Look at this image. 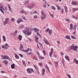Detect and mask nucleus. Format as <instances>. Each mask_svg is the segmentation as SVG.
<instances>
[{
    "label": "nucleus",
    "mask_w": 78,
    "mask_h": 78,
    "mask_svg": "<svg viewBox=\"0 0 78 78\" xmlns=\"http://www.w3.org/2000/svg\"><path fill=\"white\" fill-rule=\"evenodd\" d=\"M77 47H78L76 45L74 47V48L73 49V50H74L75 51H76V50H77Z\"/></svg>",
    "instance_id": "412c9836"
},
{
    "label": "nucleus",
    "mask_w": 78,
    "mask_h": 78,
    "mask_svg": "<svg viewBox=\"0 0 78 78\" xmlns=\"http://www.w3.org/2000/svg\"><path fill=\"white\" fill-rule=\"evenodd\" d=\"M43 7H44V8H46V5H43Z\"/></svg>",
    "instance_id": "13d9d810"
},
{
    "label": "nucleus",
    "mask_w": 78,
    "mask_h": 78,
    "mask_svg": "<svg viewBox=\"0 0 78 78\" xmlns=\"http://www.w3.org/2000/svg\"><path fill=\"white\" fill-rule=\"evenodd\" d=\"M71 38H72L73 39H76V38H75L74 36H71Z\"/></svg>",
    "instance_id": "4c0bfd02"
},
{
    "label": "nucleus",
    "mask_w": 78,
    "mask_h": 78,
    "mask_svg": "<svg viewBox=\"0 0 78 78\" xmlns=\"http://www.w3.org/2000/svg\"><path fill=\"white\" fill-rule=\"evenodd\" d=\"M73 11H78V9H76L75 8H73Z\"/></svg>",
    "instance_id": "c85d7f7f"
},
{
    "label": "nucleus",
    "mask_w": 78,
    "mask_h": 78,
    "mask_svg": "<svg viewBox=\"0 0 78 78\" xmlns=\"http://www.w3.org/2000/svg\"><path fill=\"white\" fill-rule=\"evenodd\" d=\"M22 38V35H19L18 39L19 40V41H21Z\"/></svg>",
    "instance_id": "ddd939ff"
},
{
    "label": "nucleus",
    "mask_w": 78,
    "mask_h": 78,
    "mask_svg": "<svg viewBox=\"0 0 78 78\" xmlns=\"http://www.w3.org/2000/svg\"><path fill=\"white\" fill-rule=\"evenodd\" d=\"M62 63H63V64L64 65V59H62Z\"/></svg>",
    "instance_id": "e433bc0d"
},
{
    "label": "nucleus",
    "mask_w": 78,
    "mask_h": 78,
    "mask_svg": "<svg viewBox=\"0 0 78 78\" xmlns=\"http://www.w3.org/2000/svg\"><path fill=\"white\" fill-rule=\"evenodd\" d=\"M29 30H30V28L27 27L25 28L24 30H23V33L26 34V35H27V36H30V35H31V33L30 32H29Z\"/></svg>",
    "instance_id": "f257e3e1"
},
{
    "label": "nucleus",
    "mask_w": 78,
    "mask_h": 78,
    "mask_svg": "<svg viewBox=\"0 0 78 78\" xmlns=\"http://www.w3.org/2000/svg\"><path fill=\"white\" fill-rule=\"evenodd\" d=\"M50 15L51 16V17L52 18H54V16L53 15V14H51L50 12H48Z\"/></svg>",
    "instance_id": "a878e982"
},
{
    "label": "nucleus",
    "mask_w": 78,
    "mask_h": 78,
    "mask_svg": "<svg viewBox=\"0 0 78 78\" xmlns=\"http://www.w3.org/2000/svg\"><path fill=\"white\" fill-rule=\"evenodd\" d=\"M0 8L1 9H3V10H5V9L3 7H1V6H0Z\"/></svg>",
    "instance_id": "c03bdc74"
},
{
    "label": "nucleus",
    "mask_w": 78,
    "mask_h": 78,
    "mask_svg": "<svg viewBox=\"0 0 78 78\" xmlns=\"http://www.w3.org/2000/svg\"><path fill=\"white\" fill-rule=\"evenodd\" d=\"M45 67L46 69H48V66L47 65H45Z\"/></svg>",
    "instance_id": "6e6d98bb"
},
{
    "label": "nucleus",
    "mask_w": 78,
    "mask_h": 78,
    "mask_svg": "<svg viewBox=\"0 0 78 78\" xmlns=\"http://www.w3.org/2000/svg\"><path fill=\"white\" fill-rule=\"evenodd\" d=\"M69 47H70V49H73V48H74V46H73V45L70 46Z\"/></svg>",
    "instance_id": "393cba45"
},
{
    "label": "nucleus",
    "mask_w": 78,
    "mask_h": 78,
    "mask_svg": "<svg viewBox=\"0 0 78 78\" xmlns=\"http://www.w3.org/2000/svg\"><path fill=\"white\" fill-rule=\"evenodd\" d=\"M42 72L43 73H45V70L44 69H43L42 70Z\"/></svg>",
    "instance_id": "09e8293b"
},
{
    "label": "nucleus",
    "mask_w": 78,
    "mask_h": 78,
    "mask_svg": "<svg viewBox=\"0 0 78 78\" xmlns=\"http://www.w3.org/2000/svg\"><path fill=\"white\" fill-rule=\"evenodd\" d=\"M27 55H30V56H33V53L31 52H30L27 53Z\"/></svg>",
    "instance_id": "f8f14e48"
},
{
    "label": "nucleus",
    "mask_w": 78,
    "mask_h": 78,
    "mask_svg": "<svg viewBox=\"0 0 78 78\" xmlns=\"http://www.w3.org/2000/svg\"><path fill=\"white\" fill-rule=\"evenodd\" d=\"M41 15H42L41 17V19L42 20H44V19H45V14L44 12L42 11H41Z\"/></svg>",
    "instance_id": "7ed1b4c3"
},
{
    "label": "nucleus",
    "mask_w": 78,
    "mask_h": 78,
    "mask_svg": "<svg viewBox=\"0 0 78 78\" xmlns=\"http://www.w3.org/2000/svg\"><path fill=\"white\" fill-rule=\"evenodd\" d=\"M66 21H67V22H70V21H69V20L68 19H66Z\"/></svg>",
    "instance_id": "680f3d73"
},
{
    "label": "nucleus",
    "mask_w": 78,
    "mask_h": 78,
    "mask_svg": "<svg viewBox=\"0 0 78 78\" xmlns=\"http://www.w3.org/2000/svg\"><path fill=\"white\" fill-rule=\"evenodd\" d=\"M72 5H76L78 4V2H76L72 1Z\"/></svg>",
    "instance_id": "9d476101"
},
{
    "label": "nucleus",
    "mask_w": 78,
    "mask_h": 78,
    "mask_svg": "<svg viewBox=\"0 0 78 78\" xmlns=\"http://www.w3.org/2000/svg\"><path fill=\"white\" fill-rule=\"evenodd\" d=\"M2 38L3 39V41H6V38L5 37V36L4 35L3 36Z\"/></svg>",
    "instance_id": "4be33fe9"
},
{
    "label": "nucleus",
    "mask_w": 78,
    "mask_h": 78,
    "mask_svg": "<svg viewBox=\"0 0 78 78\" xmlns=\"http://www.w3.org/2000/svg\"><path fill=\"white\" fill-rule=\"evenodd\" d=\"M8 64V62L7 61L5 60V64Z\"/></svg>",
    "instance_id": "58836bf2"
},
{
    "label": "nucleus",
    "mask_w": 78,
    "mask_h": 78,
    "mask_svg": "<svg viewBox=\"0 0 78 78\" xmlns=\"http://www.w3.org/2000/svg\"><path fill=\"white\" fill-rule=\"evenodd\" d=\"M44 41L46 45H49V44H50V43L48 42L47 40H46L45 39H44Z\"/></svg>",
    "instance_id": "6e6552de"
},
{
    "label": "nucleus",
    "mask_w": 78,
    "mask_h": 78,
    "mask_svg": "<svg viewBox=\"0 0 78 78\" xmlns=\"http://www.w3.org/2000/svg\"><path fill=\"white\" fill-rule=\"evenodd\" d=\"M2 59H6L9 60L10 59V58L7 55H2Z\"/></svg>",
    "instance_id": "20e7f679"
},
{
    "label": "nucleus",
    "mask_w": 78,
    "mask_h": 78,
    "mask_svg": "<svg viewBox=\"0 0 78 78\" xmlns=\"http://www.w3.org/2000/svg\"><path fill=\"white\" fill-rule=\"evenodd\" d=\"M23 21V20H22V18H19L17 21V22L18 23H20Z\"/></svg>",
    "instance_id": "0eeeda50"
},
{
    "label": "nucleus",
    "mask_w": 78,
    "mask_h": 78,
    "mask_svg": "<svg viewBox=\"0 0 78 78\" xmlns=\"http://www.w3.org/2000/svg\"><path fill=\"white\" fill-rule=\"evenodd\" d=\"M45 50H43V52L44 54V56H45Z\"/></svg>",
    "instance_id": "864d4df0"
},
{
    "label": "nucleus",
    "mask_w": 78,
    "mask_h": 78,
    "mask_svg": "<svg viewBox=\"0 0 78 78\" xmlns=\"http://www.w3.org/2000/svg\"><path fill=\"white\" fill-rule=\"evenodd\" d=\"M7 21H4V25H5L6 24H7Z\"/></svg>",
    "instance_id": "f704fd0d"
},
{
    "label": "nucleus",
    "mask_w": 78,
    "mask_h": 78,
    "mask_svg": "<svg viewBox=\"0 0 78 78\" xmlns=\"http://www.w3.org/2000/svg\"><path fill=\"white\" fill-rule=\"evenodd\" d=\"M15 57L16 58H17V59L19 58V57L17 55H15Z\"/></svg>",
    "instance_id": "473e14b6"
},
{
    "label": "nucleus",
    "mask_w": 78,
    "mask_h": 78,
    "mask_svg": "<svg viewBox=\"0 0 78 78\" xmlns=\"http://www.w3.org/2000/svg\"><path fill=\"white\" fill-rule=\"evenodd\" d=\"M23 51L25 53H28V52L29 51H32V49H31V48H28L27 49L25 50H23Z\"/></svg>",
    "instance_id": "423d86ee"
},
{
    "label": "nucleus",
    "mask_w": 78,
    "mask_h": 78,
    "mask_svg": "<svg viewBox=\"0 0 78 78\" xmlns=\"http://www.w3.org/2000/svg\"><path fill=\"white\" fill-rule=\"evenodd\" d=\"M23 19L24 20H27V19L25 17H23Z\"/></svg>",
    "instance_id": "e2e57ef3"
},
{
    "label": "nucleus",
    "mask_w": 78,
    "mask_h": 78,
    "mask_svg": "<svg viewBox=\"0 0 78 78\" xmlns=\"http://www.w3.org/2000/svg\"><path fill=\"white\" fill-rule=\"evenodd\" d=\"M20 28H22L23 27H24V25H21L20 27Z\"/></svg>",
    "instance_id": "de8ad7c7"
},
{
    "label": "nucleus",
    "mask_w": 78,
    "mask_h": 78,
    "mask_svg": "<svg viewBox=\"0 0 78 78\" xmlns=\"http://www.w3.org/2000/svg\"><path fill=\"white\" fill-rule=\"evenodd\" d=\"M22 62L24 66H26V63H25V62L23 60L22 61Z\"/></svg>",
    "instance_id": "c756f323"
},
{
    "label": "nucleus",
    "mask_w": 78,
    "mask_h": 78,
    "mask_svg": "<svg viewBox=\"0 0 78 78\" xmlns=\"http://www.w3.org/2000/svg\"><path fill=\"white\" fill-rule=\"evenodd\" d=\"M8 7L10 11V12H11V11H12V10L11 9V7L10 6V5H8Z\"/></svg>",
    "instance_id": "cd10ccee"
},
{
    "label": "nucleus",
    "mask_w": 78,
    "mask_h": 78,
    "mask_svg": "<svg viewBox=\"0 0 78 78\" xmlns=\"http://www.w3.org/2000/svg\"><path fill=\"white\" fill-rule=\"evenodd\" d=\"M27 71L29 73H31L32 72H33V69H32L28 68L27 69Z\"/></svg>",
    "instance_id": "39448f33"
},
{
    "label": "nucleus",
    "mask_w": 78,
    "mask_h": 78,
    "mask_svg": "<svg viewBox=\"0 0 78 78\" xmlns=\"http://www.w3.org/2000/svg\"><path fill=\"white\" fill-rule=\"evenodd\" d=\"M5 46H6V47H8V46H9V45H8V43H6L5 44Z\"/></svg>",
    "instance_id": "3c124183"
},
{
    "label": "nucleus",
    "mask_w": 78,
    "mask_h": 78,
    "mask_svg": "<svg viewBox=\"0 0 78 78\" xmlns=\"http://www.w3.org/2000/svg\"><path fill=\"white\" fill-rule=\"evenodd\" d=\"M35 37L36 39H39V38L37 37L36 36H35Z\"/></svg>",
    "instance_id": "49530a36"
},
{
    "label": "nucleus",
    "mask_w": 78,
    "mask_h": 78,
    "mask_svg": "<svg viewBox=\"0 0 78 78\" xmlns=\"http://www.w3.org/2000/svg\"><path fill=\"white\" fill-rule=\"evenodd\" d=\"M49 34H52V29L50 30L49 31Z\"/></svg>",
    "instance_id": "b1692460"
},
{
    "label": "nucleus",
    "mask_w": 78,
    "mask_h": 78,
    "mask_svg": "<svg viewBox=\"0 0 78 78\" xmlns=\"http://www.w3.org/2000/svg\"><path fill=\"white\" fill-rule=\"evenodd\" d=\"M65 58L67 59V60H68V61H69V56L67 55H65Z\"/></svg>",
    "instance_id": "dca6fc26"
},
{
    "label": "nucleus",
    "mask_w": 78,
    "mask_h": 78,
    "mask_svg": "<svg viewBox=\"0 0 78 78\" xmlns=\"http://www.w3.org/2000/svg\"><path fill=\"white\" fill-rule=\"evenodd\" d=\"M0 10L3 13V14H4V12H3V11L2 9H0Z\"/></svg>",
    "instance_id": "5fc2aeb1"
},
{
    "label": "nucleus",
    "mask_w": 78,
    "mask_h": 78,
    "mask_svg": "<svg viewBox=\"0 0 78 78\" xmlns=\"http://www.w3.org/2000/svg\"><path fill=\"white\" fill-rule=\"evenodd\" d=\"M73 29L74 30H76V27H75V26H74V28H73Z\"/></svg>",
    "instance_id": "338daca9"
},
{
    "label": "nucleus",
    "mask_w": 78,
    "mask_h": 78,
    "mask_svg": "<svg viewBox=\"0 0 78 78\" xmlns=\"http://www.w3.org/2000/svg\"><path fill=\"white\" fill-rule=\"evenodd\" d=\"M61 7H58V10H60V9H61Z\"/></svg>",
    "instance_id": "0e129e2a"
},
{
    "label": "nucleus",
    "mask_w": 78,
    "mask_h": 78,
    "mask_svg": "<svg viewBox=\"0 0 78 78\" xmlns=\"http://www.w3.org/2000/svg\"><path fill=\"white\" fill-rule=\"evenodd\" d=\"M34 19H36V18H37V16L36 15L34 16Z\"/></svg>",
    "instance_id": "bf43d9fd"
},
{
    "label": "nucleus",
    "mask_w": 78,
    "mask_h": 78,
    "mask_svg": "<svg viewBox=\"0 0 78 78\" xmlns=\"http://www.w3.org/2000/svg\"><path fill=\"white\" fill-rule=\"evenodd\" d=\"M28 3H29V1L28 0L26 1L24 3V4L25 5H27V4H28Z\"/></svg>",
    "instance_id": "2eb2a0df"
},
{
    "label": "nucleus",
    "mask_w": 78,
    "mask_h": 78,
    "mask_svg": "<svg viewBox=\"0 0 78 78\" xmlns=\"http://www.w3.org/2000/svg\"><path fill=\"white\" fill-rule=\"evenodd\" d=\"M11 21L12 22H14V18H12Z\"/></svg>",
    "instance_id": "c9c22d12"
},
{
    "label": "nucleus",
    "mask_w": 78,
    "mask_h": 78,
    "mask_svg": "<svg viewBox=\"0 0 78 78\" xmlns=\"http://www.w3.org/2000/svg\"><path fill=\"white\" fill-rule=\"evenodd\" d=\"M37 12V11H35L34 12H32L33 14H36V13Z\"/></svg>",
    "instance_id": "052dcab7"
},
{
    "label": "nucleus",
    "mask_w": 78,
    "mask_h": 78,
    "mask_svg": "<svg viewBox=\"0 0 78 78\" xmlns=\"http://www.w3.org/2000/svg\"><path fill=\"white\" fill-rule=\"evenodd\" d=\"M67 76L69 78H71V76L69 74H68Z\"/></svg>",
    "instance_id": "a18cd8bd"
},
{
    "label": "nucleus",
    "mask_w": 78,
    "mask_h": 78,
    "mask_svg": "<svg viewBox=\"0 0 78 78\" xmlns=\"http://www.w3.org/2000/svg\"><path fill=\"white\" fill-rule=\"evenodd\" d=\"M15 65L14 64H12L11 66V67L12 69H14V68H15V66H14Z\"/></svg>",
    "instance_id": "aec40b11"
},
{
    "label": "nucleus",
    "mask_w": 78,
    "mask_h": 78,
    "mask_svg": "<svg viewBox=\"0 0 78 78\" xmlns=\"http://www.w3.org/2000/svg\"><path fill=\"white\" fill-rule=\"evenodd\" d=\"M74 61L77 64H78V61L76 60V58H74Z\"/></svg>",
    "instance_id": "4468645a"
},
{
    "label": "nucleus",
    "mask_w": 78,
    "mask_h": 78,
    "mask_svg": "<svg viewBox=\"0 0 78 78\" xmlns=\"http://www.w3.org/2000/svg\"><path fill=\"white\" fill-rule=\"evenodd\" d=\"M5 21L8 22V21H9V19H8V18H6L5 19Z\"/></svg>",
    "instance_id": "72a5a7b5"
},
{
    "label": "nucleus",
    "mask_w": 78,
    "mask_h": 78,
    "mask_svg": "<svg viewBox=\"0 0 78 78\" xmlns=\"http://www.w3.org/2000/svg\"><path fill=\"white\" fill-rule=\"evenodd\" d=\"M37 35H38V36H40V37H41V34H39V33H37Z\"/></svg>",
    "instance_id": "8fccbe9b"
},
{
    "label": "nucleus",
    "mask_w": 78,
    "mask_h": 78,
    "mask_svg": "<svg viewBox=\"0 0 78 78\" xmlns=\"http://www.w3.org/2000/svg\"><path fill=\"white\" fill-rule=\"evenodd\" d=\"M51 7L52 9H53V10H55L56 9V8H55V6H52Z\"/></svg>",
    "instance_id": "7c9ffc66"
},
{
    "label": "nucleus",
    "mask_w": 78,
    "mask_h": 78,
    "mask_svg": "<svg viewBox=\"0 0 78 78\" xmlns=\"http://www.w3.org/2000/svg\"><path fill=\"white\" fill-rule=\"evenodd\" d=\"M65 38V39H69V40H70L71 39L70 37L68 36L67 35H66V37Z\"/></svg>",
    "instance_id": "f3484780"
},
{
    "label": "nucleus",
    "mask_w": 78,
    "mask_h": 78,
    "mask_svg": "<svg viewBox=\"0 0 78 78\" xmlns=\"http://www.w3.org/2000/svg\"><path fill=\"white\" fill-rule=\"evenodd\" d=\"M34 4L32 3H29L28 5H27V7L29 9H32L33 8H34Z\"/></svg>",
    "instance_id": "f03ea898"
},
{
    "label": "nucleus",
    "mask_w": 78,
    "mask_h": 78,
    "mask_svg": "<svg viewBox=\"0 0 78 78\" xmlns=\"http://www.w3.org/2000/svg\"><path fill=\"white\" fill-rule=\"evenodd\" d=\"M33 30L35 32H38L39 31V29H38L36 27H35L34 29Z\"/></svg>",
    "instance_id": "9b49d317"
},
{
    "label": "nucleus",
    "mask_w": 78,
    "mask_h": 78,
    "mask_svg": "<svg viewBox=\"0 0 78 78\" xmlns=\"http://www.w3.org/2000/svg\"><path fill=\"white\" fill-rule=\"evenodd\" d=\"M70 26L71 28H72L73 27V24L71 23L70 25Z\"/></svg>",
    "instance_id": "37998d69"
},
{
    "label": "nucleus",
    "mask_w": 78,
    "mask_h": 78,
    "mask_svg": "<svg viewBox=\"0 0 78 78\" xmlns=\"http://www.w3.org/2000/svg\"><path fill=\"white\" fill-rule=\"evenodd\" d=\"M2 48H4V49H5V50H6V49L8 48V47L6 46H4V45L2 46Z\"/></svg>",
    "instance_id": "6ab92c4d"
},
{
    "label": "nucleus",
    "mask_w": 78,
    "mask_h": 78,
    "mask_svg": "<svg viewBox=\"0 0 78 78\" xmlns=\"http://www.w3.org/2000/svg\"><path fill=\"white\" fill-rule=\"evenodd\" d=\"M20 48L19 50H21V51H22V48H23V45L22 44H20Z\"/></svg>",
    "instance_id": "1a4fd4ad"
},
{
    "label": "nucleus",
    "mask_w": 78,
    "mask_h": 78,
    "mask_svg": "<svg viewBox=\"0 0 78 78\" xmlns=\"http://www.w3.org/2000/svg\"><path fill=\"white\" fill-rule=\"evenodd\" d=\"M72 17L73 18V19H75V17H76L74 15H72Z\"/></svg>",
    "instance_id": "603ef678"
},
{
    "label": "nucleus",
    "mask_w": 78,
    "mask_h": 78,
    "mask_svg": "<svg viewBox=\"0 0 78 78\" xmlns=\"http://www.w3.org/2000/svg\"><path fill=\"white\" fill-rule=\"evenodd\" d=\"M38 64L40 66H42V63H39Z\"/></svg>",
    "instance_id": "79ce46f5"
},
{
    "label": "nucleus",
    "mask_w": 78,
    "mask_h": 78,
    "mask_svg": "<svg viewBox=\"0 0 78 78\" xmlns=\"http://www.w3.org/2000/svg\"><path fill=\"white\" fill-rule=\"evenodd\" d=\"M52 51H51V52L49 53V56L50 57H51L52 56Z\"/></svg>",
    "instance_id": "bb28decb"
},
{
    "label": "nucleus",
    "mask_w": 78,
    "mask_h": 78,
    "mask_svg": "<svg viewBox=\"0 0 78 78\" xmlns=\"http://www.w3.org/2000/svg\"><path fill=\"white\" fill-rule=\"evenodd\" d=\"M50 30L49 29V28H48L47 29H46L45 30V31H46V32H48V30Z\"/></svg>",
    "instance_id": "a19ab883"
},
{
    "label": "nucleus",
    "mask_w": 78,
    "mask_h": 78,
    "mask_svg": "<svg viewBox=\"0 0 78 78\" xmlns=\"http://www.w3.org/2000/svg\"><path fill=\"white\" fill-rule=\"evenodd\" d=\"M61 12L62 13V14H63V13H64V9H61Z\"/></svg>",
    "instance_id": "ea45409f"
},
{
    "label": "nucleus",
    "mask_w": 78,
    "mask_h": 78,
    "mask_svg": "<svg viewBox=\"0 0 78 78\" xmlns=\"http://www.w3.org/2000/svg\"><path fill=\"white\" fill-rule=\"evenodd\" d=\"M19 55L20 56H21V58H23V55L21 54H19Z\"/></svg>",
    "instance_id": "4d7b16f0"
},
{
    "label": "nucleus",
    "mask_w": 78,
    "mask_h": 78,
    "mask_svg": "<svg viewBox=\"0 0 78 78\" xmlns=\"http://www.w3.org/2000/svg\"><path fill=\"white\" fill-rule=\"evenodd\" d=\"M20 13H21V14H23L24 13V11H23V10H21L20 11Z\"/></svg>",
    "instance_id": "2f4dec72"
},
{
    "label": "nucleus",
    "mask_w": 78,
    "mask_h": 78,
    "mask_svg": "<svg viewBox=\"0 0 78 78\" xmlns=\"http://www.w3.org/2000/svg\"><path fill=\"white\" fill-rule=\"evenodd\" d=\"M54 64H55V67H58V63L56 62H55Z\"/></svg>",
    "instance_id": "a211bd4d"
},
{
    "label": "nucleus",
    "mask_w": 78,
    "mask_h": 78,
    "mask_svg": "<svg viewBox=\"0 0 78 78\" xmlns=\"http://www.w3.org/2000/svg\"><path fill=\"white\" fill-rule=\"evenodd\" d=\"M65 12H67L68 11H67V7L66 6H65Z\"/></svg>",
    "instance_id": "5701e85b"
},
{
    "label": "nucleus",
    "mask_w": 78,
    "mask_h": 78,
    "mask_svg": "<svg viewBox=\"0 0 78 78\" xmlns=\"http://www.w3.org/2000/svg\"><path fill=\"white\" fill-rule=\"evenodd\" d=\"M29 40L30 41V42L33 41V40L31 39H29Z\"/></svg>",
    "instance_id": "774afa93"
},
{
    "label": "nucleus",
    "mask_w": 78,
    "mask_h": 78,
    "mask_svg": "<svg viewBox=\"0 0 78 78\" xmlns=\"http://www.w3.org/2000/svg\"><path fill=\"white\" fill-rule=\"evenodd\" d=\"M45 2V3H44V4H45V5H48V3L47 2Z\"/></svg>",
    "instance_id": "69168bd1"
}]
</instances>
